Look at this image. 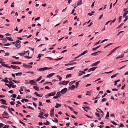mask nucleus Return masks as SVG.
<instances>
[{"label":"nucleus","instance_id":"1","mask_svg":"<svg viewBox=\"0 0 128 128\" xmlns=\"http://www.w3.org/2000/svg\"><path fill=\"white\" fill-rule=\"evenodd\" d=\"M52 69V68H48V67L44 68H38L37 70L40 71H43L47 70H50Z\"/></svg>","mask_w":128,"mask_h":128},{"label":"nucleus","instance_id":"2","mask_svg":"<svg viewBox=\"0 0 128 128\" xmlns=\"http://www.w3.org/2000/svg\"><path fill=\"white\" fill-rule=\"evenodd\" d=\"M120 46H118L116 48H115L113 49L110 52V54L107 56H109L110 55L112 54V53L114 52L118 48H120Z\"/></svg>","mask_w":128,"mask_h":128},{"label":"nucleus","instance_id":"3","mask_svg":"<svg viewBox=\"0 0 128 128\" xmlns=\"http://www.w3.org/2000/svg\"><path fill=\"white\" fill-rule=\"evenodd\" d=\"M30 52L29 51H27L26 52H25L24 53L25 54V55L26 56L24 57L28 58V59H30L31 58V57H29L28 56H29L30 55Z\"/></svg>","mask_w":128,"mask_h":128},{"label":"nucleus","instance_id":"4","mask_svg":"<svg viewBox=\"0 0 128 128\" xmlns=\"http://www.w3.org/2000/svg\"><path fill=\"white\" fill-rule=\"evenodd\" d=\"M67 91V88H65L64 89H63L60 92L62 94H65Z\"/></svg>","mask_w":128,"mask_h":128},{"label":"nucleus","instance_id":"5","mask_svg":"<svg viewBox=\"0 0 128 128\" xmlns=\"http://www.w3.org/2000/svg\"><path fill=\"white\" fill-rule=\"evenodd\" d=\"M69 81H64L62 83L61 82L59 83V84L60 85L62 84L64 85H66L69 82Z\"/></svg>","mask_w":128,"mask_h":128},{"label":"nucleus","instance_id":"6","mask_svg":"<svg viewBox=\"0 0 128 128\" xmlns=\"http://www.w3.org/2000/svg\"><path fill=\"white\" fill-rule=\"evenodd\" d=\"M88 52L87 50H86L84 52L82 53L80 55L78 56L75 58L77 59V58H79L81 56L85 54L86 53H87Z\"/></svg>","mask_w":128,"mask_h":128},{"label":"nucleus","instance_id":"7","mask_svg":"<svg viewBox=\"0 0 128 128\" xmlns=\"http://www.w3.org/2000/svg\"><path fill=\"white\" fill-rule=\"evenodd\" d=\"M102 52L101 51H99L96 52L92 54L91 55L92 56H96L97 55H99Z\"/></svg>","mask_w":128,"mask_h":128},{"label":"nucleus","instance_id":"8","mask_svg":"<svg viewBox=\"0 0 128 128\" xmlns=\"http://www.w3.org/2000/svg\"><path fill=\"white\" fill-rule=\"evenodd\" d=\"M20 42V40H17L16 41V47L18 49L20 48L21 46L20 44L18 43V42Z\"/></svg>","mask_w":128,"mask_h":128},{"label":"nucleus","instance_id":"9","mask_svg":"<svg viewBox=\"0 0 128 128\" xmlns=\"http://www.w3.org/2000/svg\"><path fill=\"white\" fill-rule=\"evenodd\" d=\"M2 116H3V118H7L8 119V118L6 117L8 116V114L7 112H4Z\"/></svg>","mask_w":128,"mask_h":128},{"label":"nucleus","instance_id":"10","mask_svg":"<svg viewBox=\"0 0 128 128\" xmlns=\"http://www.w3.org/2000/svg\"><path fill=\"white\" fill-rule=\"evenodd\" d=\"M11 67L13 69L15 70L18 69L20 70V68L18 66H14L13 65H11Z\"/></svg>","mask_w":128,"mask_h":128},{"label":"nucleus","instance_id":"11","mask_svg":"<svg viewBox=\"0 0 128 128\" xmlns=\"http://www.w3.org/2000/svg\"><path fill=\"white\" fill-rule=\"evenodd\" d=\"M0 101L2 102L1 103L3 104L7 105V104L6 103V101L3 99L0 100Z\"/></svg>","mask_w":128,"mask_h":128},{"label":"nucleus","instance_id":"12","mask_svg":"<svg viewBox=\"0 0 128 128\" xmlns=\"http://www.w3.org/2000/svg\"><path fill=\"white\" fill-rule=\"evenodd\" d=\"M23 66L24 67L26 68H32V66L30 65H27L25 64H24Z\"/></svg>","mask_w":128,"mask_h":128},{"label":"nucleus","instance_id":"13","mask_svg":"<svg viewBox=\"0 0 128 128\" xmlns=\"http://www.w3.org/2000/svg\"><path fill=\"white\" fill-rule=\"evenodd\" d=\"M100 62V61H98L95 63L93 64L91 66H96L97 65L99 64Z\"/></svg>","mask_w":128,"mask_h":128},{"label":"nucleus","instance_id":"14","mask_svg":"<svg viewBox=\"0 0 128 128\" xmlns=\"http://www.w3.org/2000/svg\"><path fill=\"white\" fill-rule=\"evenodd\" d=\"M97 67H94V68H90L88 70V72H90L91 71H93L94 70L97 68Z\"/></svg>","mask_w":128,"mask_h":128},{"label":"nucleus","instance_id":"15","mask_svg":"<svg viewBox=\"0 0 128 128\" xmlns=\"http://www.w3.org/2000/svg\"><path fill=\"white\" fill-rule=\"evenodd\" d=\"M82 4V1L81 0H79L77 3V6H80Z\"/></svg>","mask_w":128,"mask_h":128},{"label":"nucleus","instance_id":"16","mask_svg":"<svg viewBox=\"0 0 128 128\" xmlns=\"http://www.w3.org/2000/svg\"><path fill=\"white\" fill-rule=\"evenodd\" d=\"M22 63L19 62H12L11 63L12 64H20Z\"/></svg>","mask_w":128,"mask_h":128},{"label":"nucleus","instance_id":"17","mask_svg":"<svg viewBox=\"0 0 128 128\" xmlns=\"http://www.w3.org/2000/svg\"><path fill=\"white\" fill-rule=\"evenodd\" d=\"M55 74V73L51 74H48L47 76V78H50L53 76Z\"/></svg>","mask_w":128,"mask_h":128},{"label":"nucleus","instance_id":"18","mask_svg":"<svg viewBox=\"0 0 128 128\" xmlns=\"http://www.w3.org/2000/svg\"><path fill=\"white\" fill-rule=\"evenodd\" d=\"M76 87L74 85H73L70 88V89L71 90H73Z\"/></svg>","mask_w":128,"mask_h":128},{"label":"nucleus","instance_id":"19","mask_svg":"<svg viewBox=\"0 0 128 128\" xmlns=\"http://www.w3.org/2000/svg\"><path fill=\"white\" fill-rule=\"evenodd\" d=\"M33 88L37 91H39V88L38 86H33Z\"/></svg>","mask_w":128,"mask_h":128},{"label":"nucleus","instance_id":"20","mask_svg":"<svg viewBox=\"0 0 128 128\" xmlns=\"http://www.w3.org/2000/svg\"><path fill=\"white\" fill-rule=\"evenodd\" d=\"M56 93L55 92H53L51 93L50 94H49L50 96H54L55 95Z\"/></svg>","mask_w":128,"mask_h":128},{"label":"nucleus","instance_id":"21","mask_svg":"<svg viewBox=\"0 0 128 128\" xmlns=\"http://www.w3.org/2000/svg\"><path fill=\"white\" fill-rule=\"evenodd\" d=\"M82 108L84 109V110L86 112H88V110H86V109L87 110H88L89 109V108H90L89 107H86V108H84V107H82Z\"/></svg>","mask_w":128,"mask_h":128},{"label":"nucleus","instance_id":"22","mask_svg":"<svg viewBox=\"0 0 128 128\" xmlns=\"http://www.w3.org/2000/svg\"><path fill=\"white\" fill-rule=\"evenodd\" d=\"M22 72H20L16 74V76H21L22 75Z\"/></svg>","mask_w":128,"mask_h":128},{"label":"nucleus","instance_id":"23","mask_svg":"<svg viewBox=\"0 0 128 128\" xmlns=\"http://www.w3.org/2000/svg\"><path fill=\"white\" fill-rule=\"evenodd\" d=\"M60 93L61 92H58L57 93L56 96L58 98L60 97L61 96V95L60 94Z\"/></svg>","mask_w":128,"mask_h":128},{"label":"nucleus","instance_id":"24","mask_svg":"<svg viewBox=\"0 0 128 128\" xmlns=\"http://www.w3.org/2000/svg\"><path fill=\"white\" fill-rule=\"evenodd\" d=\"M124 24V23H122L120 25H119L117 27V29H118L119 28H121L122 26Z\"/></svg>","mask_w":128,"mask_h":128},{"label":"nucleus","instance_id":"25","mask_svg":"<svg viewBox=\"0 0 128 128\" xmlns=\"http://www.w3.org/2000/svg\"><path fill=\"white\" fill-rule=\"evenodd\" d=\"M7 39L9 40L10 41H13V39H12L11 38H10L9 37H6Z\"/></svg>","mask_w":128,"mask_h":128},{"label":"nucleus","instance_id":"26","mask_svg":"<svg viewBox=\"0 0 128 128\" xmlns=\"http://www.w3.org/2000/svg\"><path fill=\"white\" fill-rule=\"evenodd\" d=\"M75 67V66L74 67H72V68H68L66 70H73L74 68Z\"/></svg>","mask_w":128,"mask_h":128},{"label":"nucleus","instance_id":"27","mask_svg":"<svg viewBox=\"0 0 128 128\" xmlns=\"http://www.w3.org/2000/svg\"><path fill=\"white\" fill-rule=\"evenodd\" d=\"M61 106V104H56V106H55V107L56 108H58L59 107H60Z\"/></svg>","mask_w":128,"mask_h":128},{"label":"nucleus","instance_id":"28","mask_svg":"<svg viewBox=\"0 0 128 128\" xmlns=\"http://www.w3.org/2000/svg\"><path fill=\"white\" fill-rule=\"evenodd\" d=\"M116 20V18H114V20L113 21H111V22H112L110 23V25H111L112 23H114L115 22V21Z\"/></svg>","mask_w":128,"mask_h":128},{"label":"nucleus","instance_id":"29","mask_svg":"<svg viewBox=\"0 0 128 128\" xmlns=\"http://www.w3.org/2000/svg\"><path fill=\"white\" fill-rule=\"evenodd\" d=\"M35 83V82L34 80H30V83L32 85H33V83Z\"/></svg>","mask_w":128,"mask_h":128},{"label":"nucleus","instance_id":"30","mask_svg":"<svg viewBox=\"0 0 128 128\" xmlns=\"http://www.w3.org/2000/svg\"><path fill=\"white\" fill-rule=\"evenodd\" d=\"M26 88L24 86H21L20 87V90L21 91H23L24 90V89Z\"/></svg>","mask_w":128,"mask_h":128},{"label":"nucleus","instance_id":"31","mask_svg":"<svg viewBox=\"0 0 128 128\" xmlns=\"http://www.w3.org/2000/svg\"><path fill=\"white\" fill-rule=\"evenodd\" d=\"M0 107L1 108H4L5 110L7 109L8 107L7 106H0Z\"/></svg>","mask_w":128,"mask_h":128},{"label":"nucleus","instance_id":"32","mask_svg":"<svg viewBox=\"0 0 128 128\" xmlns=\"http://www.w3.org/2000/svg\"><path fill=\"white\" fill-rule=\"evenodd\" d=\"M118 74H115L113 75L111 77V78H114L116 77L118 75Z\"/></svg>","mask_w":128,"mask_h":128},{"label":"nucleus","instance_id":"33","mask_svg":"<svg viewBox=\"0 0 128 128\" xmlns=\"http://www.w3.org/2000/svg\"><path fill=\"white\" fill-rule=\"evenodd\" d=\"M91 75V74H87L86 75L84 76L82 78H85L87 77H89Z\"/></svg>","mask_w":128,"mask_h":128},{"label":"nucleus","instance_id":"34","mask_svg":"<svg viewBox=\"0 0 128 128\" xmlns=\"http://www.w3.org/2000/svg\"><path fill=\"white\" fill-rule=\"evenodd\" d=\"M42 76H40L39 78H38L36 80V81L37 82H38L41 80L42 78Z\"/></svg>","mask_w":128,"mask_h":128},{"label":"nucleus","instance_id":"35","mask_svg":"<svg viewBox=\"0 0 128 128\" xmlns=\"http://www.w3.org/2000/svg\"><path fill=\"white\" fill-rule=\"evenodd\" d=\"M10 84L11 85V86H12V88H15L16 87V85H14L13 84Z\"/></svg>","mask_w":128,"mask_h":128},{"label":"nucleus","instance_id":"36","mask_svg":"<svg viewBox=\"0 0 128 128\" xmlns=\"http://www.w3.org/2000/svg\"><path fill=\"white\" fill-rule=\"evenodd\" d=\"M3 62L4 63H2V65L4 67H6V66H7V65L4 64L5 62Z\"/></svg>","mask_w":128,"mask_h":128},{"label":"nucleus","instance_id":"37","mask_svg":"<svg viewBox=\"0 0 128 128\" xmlns=\"http://www.w3.org/2000/svg\"><path fill=\"white\" fill-rule=\"evenodd\" d=\"M80 81L77 82L76 84V88H77L79 85V82H80Z\"/></svg>","mask_w":128,"mask_h":128},{"label":"nucleus","instance_id":"38","mask_svg":"<svg viewBox=\"0 0 128 128\" xmlns=\"http://www.w3.org/2000/svg\"><path fill=\"white\" fill-rule=\"evenodd\" d=\"M124 54H122L121 55L118 56L119 58H122L124 57Z\"/></svg>","mask_w":128,"mask_h":128},{"label":"nucleus","instance_id":"39","mask_svg":"<svg viewBox=\"0 0 128 128\" xmlns=\"http://www.w3.org/2000/svg\"><path fill=\"white\" fill-rule=\"evenodd\" d=\"M2 40H3L4 42H3L4 43H6L7 42V41L6 39V38H4L3 40L1 39Z\"/></svg>","mask_w":128,"mask_h":128},{"label":"nucleus","instance_id":"40","mask_svg":"<svg viewBox=\"0 0 128 128\" xmlns=\"http://www.w3.org/2000/svg\"><path fill=\"white\" fill-rule=\"evenodd\" d=\"M5 85L8 86L10 88H11L12 86L10 85V84H5Z\"/></svg>","mask_w":128,"mask_h":128},{"label":"nucleus","instance_id":"41","mask_svg":"<svg viewBox=\"0 0 128 128\" xmlns=\"http://www.w3.org/2000/svg\"><path fill=\"white\" fill-rule=\"evenodd\" d=\"M109 112H107L106 116L105 117V118L106 119L108 118L109 117Z\"/></svg>","mask_w":128,"mask_h":128},{"label":"nucleus","instance_id":"42","mask_svg":"<svg viewBox=\"0 0 128 128\" xmlns=\"http://www.w3.org/2000/svg\"><path fill=\"white\" fill-rule=\"evenodd\" d=\"M122 17V16H120L118 18V19L119 20V21H118V22L119 23L121 21Z\"/></svg>","mask_w":128,"mask_h":128},{"label":"nucleus","instance_id":"43","mask_svg":"<svg viewBox=\"0 0 128 128\" xmlns=\"http://www.w3.org/2000/svg\"><path fill=\"white\" fill-rule=\"evenodd\" d=\"M44 56V55L41 54H39L38 55V58H40L42 56Z\"/></svg>","mask_w":128,"mask_h":128},{"label":"nucleus","instance_id":"44","mask_svg":"<svg viewBox=\"0 0 128 128\" xmlns=\"http://www.w3.org/2000/svg\"><path fill=\"white\" fill-rule=\"evenodd\" d=\"M16 96H17L16 94H13L11 96H10L11 97H13L14 98H16Z\"/></svg>","mask_w":128,"mask_h":128},{"label":"nucleus","instance_id":"45","mask_svg":"<svg viewBox=\"0 0 128 128\" xmlns=\"http://www.w3.org/2000/svg\"><path fill=\"white\" fill-rule=\"evenodd\" d=\"M2 81L4 82L7 83H8L9 82L8 80H5V79L3 80Z\"/></svg>","mask_w":128,"mask_h":128},{"label":"nucleus","instance_id":"46","mask_svg":"<svg viewBox=\"0 0 128 128\" xmlns=\"http://www.w3.org/2000/svg\"><path fill=\"white\" fill-rule=\"evenodd\" d=\"M83 74H82V72H80H80H79V74H78V76H81Z\"/></svg>","mask_w":128,"mask_h":128},{"label":"nucleus","instance_id":"47","mask_svg":"<svg viewBox=\"0 0 128 128\" xmlns=\"http://www.w3.org/2000/svg\"><path fill=\"white\" fill-rule=\"evenodd\" d=\"M57 77L59 79L60 81L62 80V78L60 76H57Z\"/></svg>","mask_w":128,"mask_h":128},{"label":"nucleus","instance_id":"48","mask_svg":"<svg viewBox=\"0 0 128 128\" xmlns=\"http://www.w3.org/2000/svg\"><path fill=\"white\" fill-rule=\"evenodd\" d=\"M54 112H50V116L51 117L53 116H54Z\"/></svg>","mask_w":128,"mask_h":128},{"label":"nucleus","instance_id":"49","mask_svg":"<svg viewBox=\"0 0 128 128\" xmlns=\"http://www.w3.org/2000/svg\"><path fill=\"white\" fill-rule=\"evenodd\" d=\"M54 108H52L50 110V112H54Z\"/></svg>","mask_w":128,"mask_h":128},{"label":"nucleus","instance_id":"50","mask_svg":"<svg viewBox=\"0 0 128 128\" xmlns=\"http://www.w3.org/2000/svg\"><path fill=\"white\" fill-rule=\"evenodd\" d=\"M38 117H40L41 119H44L45 118L44 117V116H40V115H39L38 116Z\"/></svg>","mask_w":128,"mask_h":128},{"label":"nucleus","instance_id":"51","mask_svg":"<svg viewBox=\"0 0 128 128\" xmlns=\"http://www.w3.org/2000/svg\"><path fill=\"white\" fill-rule=\"evenodd\" d=\"M25 54L24 53H19V54L20 55L22 56H23L25 55Z\"/></svg>","mask_w":128,"mask_h":128},{"label":"nucleus","instance_id":"52","mask_svg":"<svg viewBox=\"0 0 128 128\" xmlns=\"http://www.w3.org/2000/svg\"><path fill=\"white\" fill-rule=\"evenodd\" d=\"M111 122H112V123L114 124V125H115V126H116L118 124L116 123L115 122H114L113 121H112Z\"/></svg>","mask_w":128,"mask_h":128},{"label":"nucleus","instance_id":"53","mask_svg":"<svg viewBox=\"0 0 128 128\" xmlns=\"http://www.w3.org/2000/svg\"><path fill=\"white\" fill-rule=\"evenodd\" d=\"M71 75L70 74H68L66 76V78H70L71 77Z\"/></svg>","mask_w":128,"mask_h":128},{"label":"nucleus","instance_id":"54","mask_svg":"<svg viewBox=\"0 0 128 128\" xmlns=\"http://www.w3.org/2000/svg\"><path fill=\"white\" fill-rule=\"evenodd\" d=\"M50 96L49 94H48L46 96V98H48Z\"/></svg>","mask_w":128,"mask_h":128},{"label":"nucleus","instance_id":"55","mask_svg":"<svg viewBox=\"0 0 128 128\" xmlns=\"http://www.w3.org/2000/svg\"><path fill=\"white\" fill-rule=\"evenodd\" d=\"M10 104L11 105H13L15 104V102H10Z\"/></svg>","mask_w":128,"mask_h":128},{"label":"nucleus","instance_id":"56","mask_svg":"<svg viewBox=\"0 0 128 128\" xmlns=\"http://www.w3.org/2000/svg\"><path fill=\"white\" fill-rule=\"evenodd\" d=\"M106 98H104L102 100V102H104L106 101Z\"/></svg>","mask_w":128,"mask_h":128},{"label":"nucleus","instance_id":"57","mask_svg":"<svg viewBox=\"0 0 128 128\" xmlns=\"http://www.w3.org/2000/svg\"><path fill=\"white\" fill-rule=\"evenodd\" d=\"M40 112V116H42L44 115V113L43 112H42L41 111Z\"/></svg>","mask_w":128,"mask_h":128},{"label":"nucleus","instance_id":"58","mask_svg":"<svg viewBox=\"0 0 128 128\" xmlns=\"http://www.w3.org/2000/svg\"><path fill=\"white\" fill-rule=\"evenodd\" d=\"M124 32V31H122V32H120L116 36H118V35H120V34L121 33H122L123 32Z\"/></svg>","mask_w":128,"mask_h":128},{"label":"nucleus","instance_id":"59","mask_svg":"<svg viewBox=\"0 0 128 128\" xmlns=\"http://www.w3.org/2000/svg\"><path fill=\"white\" fill-rule=\"evenodd\" d=\"M72 65V63H68V64H66L65 65L66 66H67L69 65Z\"/></svg>","mask_w":128,"mask_h":128},{"label":"nucleus","instance_id":"60","mask_svg":"<svg viewBox=\"0 0 128 128\" xmlns=\"http://www.w3.org/2000/svg\"><path fill=\"white\" fill-rule=\"evenodd\" d=\"M96 116L98 118H100V116L97 113H96Z\"/></svg>","mask_w":128,"mask_h":128},{"label":"nucleus","instance_id":"61","mask_svg":"<svg viewBox=\"0 0 128 128\" xmlns=\"http://www.w3.org/2000/svg\"><path fill=\"white\" fill-rule=\"evenodd\" d=\"M4 125L1 123H0V128H2L3 126H4Z\"/></svg>","mask_w":128,"mask_h":128},{"label":"nucleus","instance_id":"62","mask_svg":"<svg viewBox=\"0 0 128 128\" xmlns=\"http://www.w3.org/2000/svg\"><path fill=\"white\" fill-rule=\"evenodd\" d=\"M100 40L98 42H96L95 44L94 45V46H96V45L99 44L100 43Z\"/></svg>","mask_w":128,"mask_h":128},{"label":"nucleus","instance_id":"63","mask_svg":"<svg viewBox=\"0 0 128 128\" xmlns=\"http://www.w3.org/2000/svg\"><path fill=\"white\" fill-rule=\"evenodd\" d=\"M22 100H24V101H25L26 102H28L29 101L28 100L26 99H22Z\"/></svg>","mask_w":128,"mask_h":128},{"label":"nucleus","instance_id":"64","mask_svg":"<svg viewBox=\"0 0 128 128\" xmlns=\"http://www.w3.org/2000/svg\"><path fill=\"white\" fill-rule=\"evenodd\" d=\"M45 88L46 89H47L48 90L50 89V88L48 86H46L45 87Z\"/></svg>","mask_w":128,"mask_h":128}]
</instances>
